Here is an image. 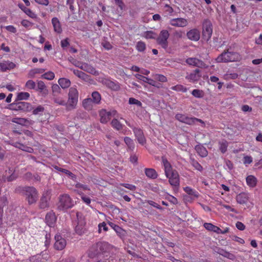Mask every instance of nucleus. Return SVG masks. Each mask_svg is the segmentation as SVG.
Returning <instances> with one entry per match:
<instances>
[{
	"instance_id": "1",
	"label": "nucleus",
	"mask_w": 262,
	"mask_h": 262,
	"mask_svg": "<svg viewBox=\"0 0 262 262\" xmlns=\"http://www.w3.org/2000/svg\"><path fill=\"white\" fill-rule=\"evenodd\" d=\"M162 162L164 167L165 176L168 179L170 184L174 187L180 185V177L176 170L173 169L171 164L165 158H162Z\"/></svg>"
},
{
	"instance_id": "2",
	"label": "nucleus",
	"mask_w": 262,
	"mask_h": 262,
	"mask_svg": "<svg viewBox=\"0 0 262 262\" xmlns=\"http://www.w3.org/2000/svg\"><path fill=\"white\" fill-rule=\"evenodd\" d=\"M241 59V56L239 53L236 52L231 51V47L225 50L216 58L217 62H229L239 61Z\"/></svg>"
},
{
	"instance_id": "3",
	"label": "nucleus",
	"mask_w": 262,
	"mask_h": 262,
	"mask_svg": "<svg viewBox=\"0 0 262 262\" xmlns=\"http://www.w3.org/2000/svg\"><path fill=\"white\" fill-rule=\"evenodd\" d=\"M56 205L58 210L66 212L74 207L75 202L68 194L63 193L58 196Z\"/></svg>"
},
{
	"instance_id": "4",
	"label": "nucleus",
	"mask_w": 262,
	"mask_h": 262,
	"mask_svg": "<svg viewBox=\"0 0 262 262\" xmlns=\"http://www.w3.org/2000/svg\"><path fill=\"white\" fill-rule=\"evenodd\" d=\"M78 99V92L76 88L71 87L69 89L68 100L66 102V110L70 111L76 107Z\"/></svg>"
},
{
	"instance_id": "5",
	"label": "nucleus",
	"mask_w": 262,
	"mask_h": 262,
	"mask_svg": "<svg viewBox=\"0 0 262 262\" xmlns=\"http://www.w3.org/2000/svg\"><path fill=\"white\" fill-rule=\"evenodd\" d=\"M22 191L29 204L36 203L38 199V192L35 188L30 186L25 187Z\"/></svg>"
},
{
	"instance_id": "6",
	"label": "nucleus",
	"mask_w": 262,
	"mask_h": 262,
	"mask_svg": "<svg viewBox=\"0 0 262 262\" xmlns=\"http://www.w3.org/2000/svg\"><path fill=\"white\" fill-rule=\"evenodd\" d=\"M169 33L167 30H162L157 38V43L160 45L162 48L166 49L168 48V38Z\"/></svg>"
},
{
	"instance_id": "7",
	"label": "nucleus",
	"mask_w": 262,
	"mask_h": 262,
	"mask_svg": "<svg viewBox=\"0 0 262 262\" xmlns=\"http://www.w3.org/2000/svg\"><path fill=\"white\" fill-rule=\"evenodd\" d=\"M117 115V112L116 110L107 111L106 110H101L99 112L100 122L102 123H106L111 120L112 117H115Z\"/></svg>"
},
{
	"instance_id": "8",
	"label": "nucleus",
	"mask_w": 262,
	"mask_h": 262,
	"mask_svg": "<svg viewBox=\"0 0 262 262\" xmlns=\"http://www.w3.org/2000/svg\"><path fill=\"white\" fill-rule=\"evenodd\" d=\"M12 108L16 111L30 112L32 110L31 104L28 102L19 101L11 104Z\"/></svg>"
},
{
	"instance_id": "9",
	"label": "nucleus",
	"mask_w": 262,
	"mask_h": 262,
	"mask_svg": "<svg viewBox=\"0 0 262 262\" xmlns=\"http://www.w3.org/2000/svg\"><path fill=\"white\" fill-rule=\"evenodd\" d=\"M54 248L57 250H63L67 245V241L63 238L59 233H57L55 235Z\"/></svg>"
},
{
	"instance_id": "10",
	"label": "nucleus",
	"mask_w": 262,
	"mask_h": 262,
	"mask_svg": "<svg viewBox=\"0 0 262 262\" xmlns=\"http://www.w3.org/2000/svg\"><path fill=\"white\" fill-rule=\"evenodd\" d=\"M212 28L210 22L206 21L203 24V35L205 39L209 40L212 35Z\"/></svg>"
},
{
	"instance_id": "11",
	"label": "nucleus",
	"mask_w": 262,
	"mask_h": 262,
	"mask_svg": "<svg viewBox=\"0 0 262 262\" xmlns=\"http://www.w3.org/2000/svg\"><path fill=\"white\" fill-rule=\"evenodd\" d=\"M186 62L190 66H192L200 68L205 69L208 67V66L202 60L196 58H188L186 60Z\"/></svg>"
},
{
	"instance_id": "12",
	"label": "nucleus",
	"mask_w": 262,
	"mask_h": 262,
	"mask_svg": "<svg viewBox=\"0 0 262 262\" xmlns=\"http://www.w3.org/2000/svg\"><path fill=\"white\" fill-rule=\"evenodd\" d=\"M50 199V193L48 191L43 192L40 200L39 208L40 209L48 208L49 207V201Z\"/></svg>"
},
{
	"instance_id": "13",
	"label": "nucleus",
	"mask_w": 262,
	"mask_h": 262,
	"mask_svg": "<svg viewBox=\"0 0 262 262\" xmlns=\"http://www.w3.org/2000/svg\"><path fill=\"white\" fill-rule=\"evenodd\" d=\"M102 83L108 89L117 91L120 90V86L119 82L112 81L108 78H104L102 80Z\"/></svg>"
},
{
	"instance_id": "14",
	"label": "nucleus",
	"mask_w": 262,
	"mask_h": 262,
	"mask_svg": "<svg viewBox=\"0 0 262 262\" xmlns=\"http://www.w3.org/2000/svg\"><path fill=\"white\" fill-rule=\"evenodd\" d=\"M135 76L136 78L144 82L148 83L150 85H151L154 86H155L157 88H162V84L160 83H157L154 80L149 78L148 77H145L142 75L136 74Z\"/></svg>"
},
{
	"instance_id": "15",
	"label": "nucleus",
	"mask_w": 262,
	"mask_h": 262,
	"mask_svg": "<svg viewBox=\"0 0 262 262\" xmlns=\"http://www.w3.org/2000/svg\"><path fill=\"white\" fill-rule=\"evenodd\" d=\"M170 24L174 27H184L188 25V21L183 18H172L170 20Z\"/></svg>"
},
{
	"instance_id": "16",
	"label": "nucleus",
	"mask_w": 262,
	"mask_h": 262,
	"mask_svg": "<svg viewBox=\"0 0 262 262\" xmlns=\"http://www.w3.org/2000/svg\"><path fill=\"white\" fill-rule=\"evenodd\" d=\"M133 132L139 143L142 145H144L146 143V139L142 130L140 128L135 127L133 129Z\"/></svg>"
},
{
	"instance_id": "17",
	"label": "nucleus",
	"mask_w": 262,
	"mask_h": 262,
	"mask_svg": "<svg viewBox=\"0 0 262 262\" xmlns=\"http://www.w3.org/2000/svg\"><path fill=\"white\" fill-rule=\"evenodd\" d=\"M183 189L185 192L191 196L185 197V200L187 201H189V199L192 200L194 198H198L199 196L198 192L190 187L186 186L184 187Z\"/></svg>"
},
{
	"instance_id": "18",
	"label": "nucleus",
	"mask_w": 262,
	"mask_h": 262,
	"mask_svg": "<svg viewBox=\"0 0 262 262\" xmlns=\"http://www.w3.org/2000/svg\"><path fill=\"white\" fill-rule=\"evenodd\" d=\"M187 36L189 39L196 41L200 39V33L198 29H193L187 33Z\"/></svg>"
},
{
	"instance_id": "19",
	"label": "nucleus",
	"mask_w": 262,
	"mask_h": 262,
	"mask_svg": "<svg viewBox=\"0 0 262 262\" xmlns=\"http://www.w3.org/2000/svg\"><path fill=\"white\" fill-rule=\"evenodd\" d=\"M200 70L195 69L192 72L187 75L185 78L190 82H195L199 80L201 77Z\"/></svg>"
},
{
	"instance_id": "20",
	"label": "nucleus",
	"mask_w": 262,
	"mask_h": 262,
	"mask_svg": "<svg viewBox=\"0 0 262 262\" xmlns=\"http://www.w3.org/2000/svg\"><path fill=\"white\" fill-rule=\"evenodd\" d=\"M15 66L16 65L14 63L9 60L3 61L0 63V68L3 72L13 69Z\"/></svg>"
},
{
	"instance_id": "21",
	"label": "nucleus",
	"mask_w": 262,
	"mask_h": 262,
	"mask_svg": "<svg viewBox=\"0 0 262 262\" xmlns=\"http://www.w3.org/2000/svg\"><path fill=\"white\" fill-rule=\"evenodd\" d=\"M46 222L50 227L54 226L56 221L55 214L53 212H48L45 217Z\"/></svg>"
},
{
	"instance_id": "22",
	"label": "nucleus",
	"mask_w": 262,
	"mask_h": 262,
	"mask_svg": "<svg viewBox=\"0 0 262 262\" xmlns=\"http://www.w3.org/2000/svg\"><path fill=\"white\" fill-rule=\"evenodd\" d=\"M81 69L94 75H98L99 74L98 71L95 68L86 63H83L82 67H81Z\"/></svg>"
},
{
	"instance_id": "23",
	"label": "nucleus",
	"mask_w": 262,
	"mask_h": 262,
	"mask_svg": "<svg viewBox=\"0 0 262 262\" xmlns=\"http://www.w3.org/2000/svg\"><path fill=\"white\" fill-rule=\"evenodd\" d=\"M144 172L146 176L151 179H156L158 177V173L154 168H146Z\"/></svg>"
},
{
	"instance_id": "24",
	"label": "nucleus",
	"mask_w": 262,
	"mask_h": 262,
	"mask_svg": "<svg viewBox=\"0 0 262 262\" xmlns=\"http://www.w3.org/2000/svg\"><path fill=\"white\" fill-rule=\"evenodd\" d=\"M185 120V122H184L183 123L190 125L194 124L196 122H199L204 125L205 124L204 122L202 120L195 117H191L187 116Z\"/></svg>"
},
{
	"instance_id": "25",
	"label": "nucleus",
	"mask_w": 262,
	"mask_h": 262,
	"mask_svg": "<svg viewBox=\"0 0 262 262\" xmlns=\"http://www.w3.org/2000/svg\"><path fill=\"white\" fill-rule=\"evenodd\" d=\"M73 72V73L79 78L85 81H89L90 80V76L82 71L74 69Z\"/></svg>"
},
{
	"instance_id": "26",
	"label": "nucleus",
	"mask_w": 262,
	"mask_h": 262,
	"mask_svg": "<svg viewBox=\"0 0 262 262\" xmlns=\"http://www.w3.org/2000/svg\"><path fill=\"white\" fill-rule=\"evenodd\" d=\"M52 24L54 27L55 32L57 33H60L62 32V28L61 27L60 23L57 17H53L52 19Z\"/></svg>"
},
{
	"instance_id": "27",
	"label": "nucleus",
	"mask_w": 262,
	"mask_h": 262,
	"mask_svg": "<svg viewBox=\"0 0 262 262\" xmlns=\"http://www.w3.org/2000/svg\"><path fill=\"white\" fill-rule=\"evenodd\" d=\"M107 224L116 231L118 235L120 237L124 235V230L122 228L111 222H108Z\"/></svg>"
},
{
	"instance_id": "28",
	"label": "nucleus",
	"mask_w": 262,
	"mask_h": 262,
	"mask_svg": "<svg viewBox=\"0 0 262 262\" xmlns=\"http://www.w3.org/2000/svg\"><path fill=\"white\" fill-rule=\"evenodd\" d=\"M197 153L202 157H205L208 155L206 148L202 145H198L195 147Z\"/></svg>"
},
{
	"instance_id": "29",
	"label": "nucleus",
	"mask_w": 262,
	"mask_h": 262,
	"mask_svg": "<svg viewBox=\"0 0 262 262\" xmlns=\"http://www.w3.org/2000/svg\"><path fill=\"white\" fill-rule=\"evenodd\" d=\"M93 103L92 100L90 98H86L82 101V106L86 110H91L93 107Z\"/></svg>"
},
{
	"instance_id": "30",
	"label": "nucleus",
	"mask_w": 262,
	"mask_h": 262,
	"mask_svg": "<svg viewBox=\"0 0 262 262\" xmlns=\"http://www.w3.org/2000/svg\"><path fill=\"white\" fill-rule=\"evenodd\" d=\"M203 226L206 230L209 231H212L217 234V232H219V227L213 225L211 223H205L204 224Z\"/></svg>"
},
{
	"instance_id": "31",
	"label": "nucleus",
	"mask_w": 262,
	"mask_h": 262,
	"mask_svg": "<svg viewBox=\"0 0 262 262\" xmlns=\"http://www.w3.org/2000/svg\"><path fill=\"white\" fill-rule=\"evenodd\" d=\"M247 184L251 187H254L256 185L257 179L256 178L252 175L248 176L246 179Z\"/></svg>"
},
{
	"instance_id": "32",
	"label": "nucleus",
	"mask_w": 262,
	"mask_h": 262,
	"mask_svg": "<svg viewBox=\"0 0 262 262\" xmlns=\"http://www.w3.org/2000/svg\"><path fill=\"white\" fill-rule=\"evenodd\" d=\"M45 70L41 68H35L31 69L28 73L29 78H34L37 74H42L45 72Z\"/></svg>"
},
{
	"instance_id": "33",
	"label": "nucleus",
	"mask_w": 262,
	"mask_h": 262,
	"mask_svg": "<svg viewBox=\"0 0 262 262\" xmlns=\"http://www.w3.org/2000/svg\"><path fill=\"white\" fill-rule=\"evenodd\" d=\"M58 82L60 86L63 89L69 88L71 84L70 80L65 78H59Z\"/></svg>"
},
{
	"instance_id": "34",
	"label": "nucleus",
	"mask_w": 262,
	"mask_h": 262,
	"mask_svg": "<svg viewBox=\"0 0 262 262\" xmlns=\"http://www.w3.org/2000/svg\"><path fill=\"white\" fill-rule=\"evenodd\" d=\"M219 148L222 153L224 154L227 150L229 143L227 141L223 139L219 142Z\"/></svg>"
},
{
	"instance_id": "35",
	"label": "nucleus",
	"mask_w": 262,
	"mask_h": 262,
	"mask_svg": "<svg viewBox=\"0 0 262 262\" xmlns=\"http://www.w3.org/2000/svg\"><path fill=\"white\" fill-rule=\"evenodd\" d=\"M15 146L17 148H18L21 149L22 150L26 151L29 153H32L34 151L33 148H32V147L26 146L19 143H16Z\"/></svg>"
},
{
	"instance_id": "36",
	"label": "nucleus",
	"mask_w": 262,
	"mask_h": 262,
	"mask_svg": "<svg viewBox=\"0 0 262 262\" xmlns=\"http://www.w3.org/2000/svg\"><path fill=\"white\" fill-rule=\"evenodd\" d=\"M92 101L95 104H99L100 102L101 97L98 92L95 91L92 94Z\"/></svg>"
},
{
	"instance_id": "37",
	"label": "nucleus",
	"mask_w": 262,
	"mask_h": 262,
	"mask_svg": "<svg viewBox=\"0 0 262 262\" xmlns=\"http://www.w3.org/2000/svg\"><path fill=\"white\" fill-rule=\"evenodd\" d=\"M247 200L246 194L244 193H239L236 196V201L240 204H245Z\"/></svg>"
},
{
	"instance_id": "38",
	"label": "nucleus",
	"mask_w": 262,
	"mask_h": 262,
	"mask_svg": "<svg viewBox=\"0 0 262 262\" xmlns=\"http://www.w3.org/2000/svg\"><path fill=\"white\" fill-rule=\"evenodd\" d=\"M96 246L102 252H105L110 245L106 242H99L97 243Z\"/></svg>"
},
{
	"instance_id": "39",
	"label": "nucleus",
	"mask_w": 262,
	"mask_h": 262,
	"mask_svg": "<svg viewBox=\"0 0 262 262\" xmlns=\"http://www.w3.org/2000/svg\"><path fill=\"white\" fill-rule=\"evenodd\" d=\"M190 162L191 165L195 168V169L199 171H202L203 170V167L194 158H190Z\"/></svg>"
},
{
	"instance_id": "40",
	"label": "nucleus",
	"mask_w": 262,
	"mask_h": 262,
	"mask_svg": "<svg viewBox=\"0 0 262 262\" xmlns=\"http://www.w3.org/2000/svg\"><path fill=\"white\" fill-rule=\"evenodd\" d=\"M53 167H54V168H55L57 170H58L59 171H60V172H62L63 173H66L67 174H68L69 176H71V178L73 179L74 178H76L75 175L74 174H73L72 172H71V171H70L69 170H67V169L59 167L58 166H57L56 165L53 166Z\"/></svg>"
},
{
	"instance_id": "41",
	"label": "nucleus",
	"mask_w": 262,
	"mask_h": 262,
	"mask_svg": "<svg viewBox=\"0 0 262 262\" xmlns=\"http://www.w3.org/2000/svg\"><path fill=\"white\" fill-rule=\"evenodd\" d=\"M172 90L177 91V92H181L183 93H185L187 91V88L183 85L181 84H177L176 85L173 86L170 88Z\"/></svg>"
},
{
	"instance_id": "42",
	"label": "nucleus",
	"mask_w": 262,
	"mask_h": 262,
	"mask_svg": "<svg viewBox=\"0 0 262 262\" xmlns=\"http://www.w3.org/2000/svg\"><path fill=\"white\" fill-rule=\"evenodd\" d=\"M111 125L114 128L118 130H119L122 128V125L116 119H113L111 122Z\"/></svg>"
},
{
	"instance_id": "43",
	"label": "nucleus",
	"mask_w": 262,
	"mask_h": 262,
	"mask_svg": "<svg viewBox=\"0 0 262 262\" xmlns=\"http://www.w3.org/2000/svg\"><path fill=\"white\" fill-rule=\"evenodd\" d=\"M29 97L30 94L28 92H20L17 95L18 100H27Z\"/></svg>"
},
{
	"instance_id": "44",
	"label": "nucleus",
	"mask_w": 262,
	"mask_h": 262,
	"mask_svg": "<svg viewBox=\"0 0 262 262\" xmlns=\"http://www.w3.org/2000/svg\"><path fill=\"white\" fill-rule=\"evenodd\" d=\"M55 77V74L53 72L49 71L46 72L41 75V78L49 80H53Z\"/></svg>"
},
{
	"instance_id": "45",
	"label": "nucleus",
	"mask_w": 262,
	"mask_h": 262,
	"mask_svg": "<svg viewBox=\"0 0 262 262\" xmlns=\"http://www.w3.org/2000/svg\"><path fill=\"white\" fill-rule=\"evenodd\" d=\"M9 174H11L10 176H7V173L5 176V180H6L8 182H11L15 180L16 177L14 174V170L13 169L9 168Z\"/></svg>"
},
{
	"instance_id": "46",
	"label": "nucleus",
	"mask_w": 262,
	"mask_h": 262,
	"mask_svg": "<svg viewBox=\"0 0 262 262\" xmlns=\"http://www.w3.org/2000/svg\"><path fill=\"white\" fill-rule=\"evenodd\" d=\"M192 95L196 98H202L204 96V92L202 90L194 89L191 92Z\"/></svg>"
},
{
	"instance_id": "47",
	"label": "nucleus",
	"mask_w": 262,
	"mask_h": 262,
	"mask_svg": "<svg viewBox=\"0 0 262 262\" xmlns=\"http://www.w3.org/2000/svg\"><path fill=\"white\" fill-rule=\"evenodd\" d=\"M78 193L81 196V200L84 203H85L87 205H89L91 203V200L89 197L85 195L84 193L82 192L79 191Z\"/></svg>"
},
{
	"instance_id": "48",
	"label": "nucleus",
	"mask_w": 262,
	"mask_h": 262,
	"mask_svg": "<svg viewBox=\"0 0 262 262\" xmlns=\"http://www.w3.org/2000/svg\"><path fill=\"white\" fill-rule=\"evenodd\" d=\"M45 111L44 107L41 105H39L33 110V114L41 115Z\"/></svg>"
},
{
	"instance_id": "49",
	"label": "nucleus",
	"mask_w": 262,
	"mask_h": 262,
	"mask_svg": "<svg viewBox=\"0 0 262 262\" xmlns=\"http://www.w3.org/2000/svg\"><path fill=\"white\" fill-rule=\"evenodd\" d=\"M146 48L145 43L143 41H138L136 45V49L139 52H143Z\"/></svg>"
},
{
	"instance_id": "50",
	"label": "nucleus",
	"mask_w": 262,
	"mask_h": 262,
	"mask_svg": "<svg viewBox=\"0 0 262 262\" xmlns=\"http://www.w3.org/2000/svg\"><path fill=\"white\" fill-rule=\"evenodd\" d=\"M35 86H36L35 82L32 80H28L25 84V87L27 89H30V90L34 89L35 88Z\"/></svg>"
},
{
	"instance_id": "51",
	"label": "nucleus",
	"mask_w": 262,
	"mask_h": 262,
	"mask_svg": "<svg viewBox=\"0 0 262 262\" xmlns=\"http://www.w3.org/2000/svg\"><path fill=\"white\" fill-rule=\"evenodd\" d=\"M187 115L186 114L178 113L176 115L175 118L178 121H179L182 123H184V122H185V119L186 117H187Z\"/></svg>"
},
{
	"instance_id": "52",
	"label": "nucleus",
	"mask_w": 262,
	"mask_h": 262,
	"mask_svg": "<svg viewBox=\"0 0 262 262\" xmlns=\"http://www.w3.org/2000/svg\"><path fill=\"white\" fill-rule=\"evenodd\" d=\"M13 122L25 125L26 123L27 122V120L24 118H14L12 120Z\"/></svg>"
},
{
	"instance_id": "53",
	"label": "nucleus",
	"mask_w": 262,
	"mask_h": 262,
	"mask_svg": "<svg viewBox=\"0 0 262 262\" xmlns=\"http://www.w3.org/2000/svg\"><path fill=\"white\" fill-rule=\"evenodd\" d=\"M120 186H123L126 188L129 189L132 191H135L136 189V186L134 185L128 183H120Z\"/></svg>"
},
{
	"instance_id": "54",
	"label": "nucleus",
	"mask_w": 262,
	"mask_h": 262,
	"mask_svg": "<svg viewBox=\"0 0 262 262\" xmlns=\"http://www.w3.org/2000/svg\"><path fill=\"white\" fill-rule=\"evenodd\" d=\"M21 24L24 27L28 29L31 28L33 25V24L32 23L26 19H23L21 21Z\"/></svg>"
},
{
	"instance_id": "55",
	"label": "nucleus",
	"mask_w": 262,
	"mask_h": 262,
	"mask_svg": "<svg viewBox=\"0 0 262 262\" xmlns=\"http://www.w3.org/2000/svg\"><path fill=\"white\" fill-rule=\"evenodd\" d=\"M124 140L129 148H134L133 141L130 138L126 137L124 138Z\"/></svg>"
},
{
	"instance_id": "56",
	"label": "nucleus",
	"mask_w": 262,
	"mask_h": 262,
	"mask_svg": "<svg viewBox=\"0 0 262 262\" xmlns=\"http://www.w3.org/2000/svg\"><path fill=\"white\" fill-rule=\"evenodd\" d=\"M54 101L56 104L60 105H65L66 106V101L61 98L56 97L54 98Z\"/></svg>"
},
{
	"instance_id": "57",
	"label": "nucleus",
	"mask_w": 262,
	"mask_h": 262,
	"mask_svg": "<svg viewBox=\"0 0 262 262\" xmlns=\"http://www.w3.org/2000/svg\"><path fill=\"white\" fill-rule=\"evenodd\" d=\"M128 102L130 104H136L139 106H141L142 105V103L140 101L134 98H130L129 99Z\"/></svg>"
},
{
	"instance_id": "58",
	"label": "nucleus",
	"mask_w": 262,
	"mask_h": 262,
	"mask_svg": "<svg viewBox=\"0 0 262 262\" xmlns=\"http://www.w3.org/2000/svg\"><path fill=\"white\" fill-rule=\"evenodd\" d=\"M75 187L77 188H81L83 190H90V188L88 185L82 184L80 183H77L75 184Z\"/></svg>"
},
{
	"instance_id": "59",
	"label": "nucleus",
	"mask_w": 262,
	"mask_h": 262,
	"mask_svg": "<svg viewBox=\"0 0 262 262\" xmlns=\"http://www.w3.org/2000/svg\"><path fill=\"white\" fill-rule=\"evenodd\" d=\"M102 228H103V230L104 231H107L108 230V227L106 226V224L104 222H103L102 223L99 224V225H98L99 233L101 232Z\"/></svg>"
},
{
	"instance_id": "60",
	"label": "nucleus",
	"mask_w": 262,
	"mask_h": 262,
	"mask_svg": "<svg viewBox=\"0 0 262 262\" xmlns=\"http://www.w3.org/2000/svg\"><path fill=\"white\" fill-rule=\"evenodd\" d=\"M38 90L42 92L46 89V86L45 83L42 81H38L37 82Z\"/></svg>"
},
{
	"instance_id": "61",
	"label": "nucleus",
	"mask_w": 262,
	"mask_h": 262,
	"mask_svg": "<svg viewBox=\"0 0 262 262\" xmlns=\"http://www.w3.org/2000/svg\"><path fill=\"white\" fill-rule=\"evenodd\" d=\"M116 5H117L120 9L121 11H122L125 5L122 0H114Z\"/></svg>"
},
{
	"instance_id": "62",
	"label": "nucleus",
	"mask_w": 262,
	"mask_h": 262,
	"mask_svg": "<svg viewBox=\"0 0 262 262\" xmlns=\"http://www.w3.org/2000/svg\"><path fill=\"white\" fill-rule=\"evenodd\" d=\"M252 162V158L251 156H246L244 157L243 163L245 165L250 164Z\"/></svg>"
},
{
	"instance_id": "63",
	"label": "nucleus",
	"mask_w": 262,
	"mask_h": 262,
	"mask_svg": "<svg viewBox=\"0 0 262 262\" xmlns=\"http://www.w3.org/2000/svg\"><path fill=\"white\" fill-rule=\"evenodd\" d=\"M7 199L5 196L0 198V207L2 208L7 204Z\"/></svg>"
},
{
	"instance_id": "64",
	"label": "nucleus",
	"mask_w": 262,
	"mask_h": 262,
	"mask_svg": "<svg viewBox=\"0 0 262 262\" xmlns=\"http://www.w3.org/2000/svg\"><path fill=\"white\" fill-rule=\"evenodd\" d=\"M144 37L147 39L155 38V33L152 31H147L144 33Z\"/></svg>"
}]
</instances>
